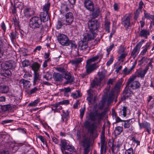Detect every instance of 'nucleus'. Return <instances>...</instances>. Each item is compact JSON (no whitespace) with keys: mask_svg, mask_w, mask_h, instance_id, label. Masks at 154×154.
<instances>
[{"mask_svg":"<svg viewBox=\"0 0 154 154\" xmlns=\"http://www.w3.org/2000/svg\"><path fill=\"white\" fill-rule=\"evenodd\" d=\"M88 25L90 32L85 33L84 38H94L97 35L95 31L99 27L100 23L97 20L91 19L88 21Z\"/></svg>","mask_w":154,"mask_h":154,"instance_id":"1","label":"nucleus"},{"mask_svg":"<svg viewBox=\"0 0 154 154\" xmlns=\"http://www.w3.org/2000/svg\"><path fill=\"white\" fill-rule=\"evenodd\" d=\"M106 114V112L104 111L101 113H99L97 111L90 112L89 114V119L92 121L95 122L97 121L100 122L103 119Z\"/></svg>","mask_w":154,"mask_h":154,"instance_id":"2","label":"nucleus"},{"mask_svg":"<svg viewBox=\"0 0 154 154\" xmlns=\"http://www.w3.org/2000/svg\"><path fill=\"white\" fill-rule=\"evenodd\" d=\"M100 39H82L78 43V48L80 50L85 51L88 48V42L91 41L94 42L93 45L97 44L99 42Z\"/></svg>","mask_w":154,"mask_h":154,"instance_id":"3","label":"nucleus"},{"mask_svg":"<svg viewBox=\"0 0 154 154\" xmlns=\"http://www.w3.org/2000/svg\"><path fill=\"white\" fill-rule=\"evenodd\" d=\"M42 24L40 18L37 16L32 17L29 20V27L33 29L39 28L42 25Z\"/></svg>","mask_w":154,"mask_h":154,"instance_id":"4","label":"nucleus"},{"mask_svg":"<svg viewBox=\"0 0 154 154\" xmlns=\"http://www.w3.org/2000/svg\"><path fill=\"white\" fill-rule=\"evenodd\" d=\"M84 138L82 141L83 146L84 147V154H88L90 151V142L88 137H87L85 134L82 136Z\"/></svg>","mask_w":154,"mask_h":154,"instance_id":"5","label":"nucleus"},{"mask_svg":"<svg viewBox=\"0 0 154 154\" xmlns=\"http://www.w3.org/2000/svg\"><path fill=\"white\" fill-rule=\"evenodd\" d=\"M135 78L132 77L128 79L127 84L129 87L133 90L138 89L140 88L141 85L140 83L137 81H134Z\"/></svg>","mask_w":154,"mask_h":154,"instance_id":"6","label":"nucleus"},{"mask_svg":"<svg viewBox=\"0 0 154 154\" xmlns=\"http://www.w3.org/2000/svg\"><path fill=\"white\" fill-rule=\"evenodd\" d=\"M131 16L130 14H125L121 19V23L124 27L128 28L131 27L130 20Z\"/></svg>","mask_w":154,"mask_h":154,"instance_id":"7","label":"nucleus"},{"mask_svg":"<svg viewBox=\"0 0 154 154\" xmlns=\"http://www.w3.org/2000/svg\"><path fill=\"white\" fill-rule=\"evenodd\" d=\"M84 125L85 128L88 129L91 135L94 134L96 128L94 123L91 124L89 120H86L84 123Z\"/></svg>","mask_w":154,"mask_h":154,"instance_id":"8","label":"nucleus"},{"mask_svg":"<svg viewBox=\"0 0 154 154\" xmlns=\"http://www.w3.org/2000/svg\"><path fill=\"white\" fill-rule=\"evenodd\" d=\"M58 42L62 45L64 46H68L71 44L72 48L75 49L77 48V45L75 42L69 39H57Z\"/></svg>","mask_w":154,"mask_h":154,"instance_id":"9","label":"nucleus"},{"mask_svg":"<svg viewBox=\"0 0 154 154\" xmlns=\"http://www.w3.org/2000/svg\"><path fill=\"white\" fill-rule=\"evenodd\" d=\"M65 19L63 20L64 25L67 26L71 25L74 20V17L72 12H68L65 15Z\"/></svg>","mask_w":154,"mask_h":154,"instance_id":"10","label":"nucleus"},{"mask_svg":"<svg viewBox=\"0 0 154 154\" xmlns=\"http://www.w3.org/2000/svg\"><path fill=\"white\" fill-rule=\"evenodd\" d=\"M2 69H9L14 68L15 65L14 62L12 61H9L2 63L1 65Z\"/></svg>","mask_w":154,"mask_h":154,"instance_id":"11","label":"nucleus"},{"mask_svg":"<svg viewBox=\"0 0 154 154\" xmlns=\"http://www.w3.org/2000/svg\"><path fill=\"white\" fill-rule=\"evenodd\" d=\"M86 63L85 68L86 72L88 74H90L98 67V66L96 63L91 64V63H88V61H87Z\"/></svg>","mask_w":154,"mask_h":154,"instance_id":"12","label":"nucleus"},{"mask_svg":"<svg viewBox=\"0 0 154 154\" xmlns=\"http://www.w3.org/2000/svg\"><path fill=\"white\" fill-rule=\"evenodd\" d=\"M138 124L140 129H141L142 128H145L146 131L149 134H151L152 129L150 127V123L146 122L142 123L139 122Z\"/></svg>","mask_w":154,"mask_h":154,"instance_id":"13","label":"nucleus"},{"mask_svg":"<svg viewBox=\"0 0 154 154\" xmlns=\"http://www.w3.org/2000/svg\"><path fill=\"white\" fill-rule=\"evenodd\" d=\"M63 75V78L66 80L65 82L66 84L71 83L74 81V77L69 72H64Z\"/></svg>","mask_w":154,"mask_h":154,"instance_id":"14","label":"nucleus"},{"mask_svg":"<svg viewBox=\"0 0 154 154\" xmlns=\"http://www.w3.org/2000/svg\"><path fill=\"white\" fill-rule=\"evenodd\" d=\"M132 93V91L128 88L125 87L123 90V95L121 98V100L122 101L125 100L126 98L131 96Z\"/></svg>","mask_w":154,"mask_h":154,"instance_id":"15","label":"nucleus"},{"mask_svg":"<svg viewBox=\"0 0 154 154\" xmlns=\"http://www.w3.org/2000/svg\"><path fill=\"white\" fill-rule=\"evenodd\" d=\"M103 53H99L96 56L93 57L89 59L88 60V63H91L97 61L98 60H99L97 63H100L101 60L102 59L103 57Z\"/></svg>","mask_w":154,"mask_h":154,"instance_id":"16","label":"nucleus"},{"mask_svg":"<svg viewBox=\"0 0 154 154\" xmlns=\"http://www.w3.org/2000/svg\"><path fill=\"white\" fill-rule=\"evenodd\" d=\"M85 7L88 10L91 11L94 8L93 2L90 0H86L84 2Z\"/></svg>","mask_w":154,"mask_h":154,"instance_id":"17","label":"nucleus"},{"mask_svg":"<svg viewBox=\"0 0 154 154\" xmlns=\"http://www.w3.org/2000/svg\"><path fill=\"white\" fill-rule=\"evenodd\" d=\"M141 45V43L140 42L138 44H137L135 47L132 50L131 54V56L134 58L138 54L140 49V48Z\"/></svg>","mask_w":154,"mask_h":154,"instance_id":"18","label":"nucleus"},{"mask_svg":"<svg viewBox=\"0 0 154 154\" xmlns=\"http://www.w3.org/2000/svg\"><path fill=\"white\" fill-rule=\"evenodd\" d=\"M91 11H92L91 16L93 19L97 17L100 12V9L98 8H94L93 10Z\"/></svg>","mask_w":154,"mask_h":154,"instance_id":"19","label":"nucleus"},{"mask_svg":"<svg viewBox=\"0 0 154 154\" xmlns=\"http://www.w3.org/2000/svg\"><path fill=\"white\" fill-rule=\"evenodd\" d=\"M24 15L27 17H30L34 13V11L30 8H26L23 10Z\"/></svg>","mask_w":154,"mask_h":154,"instance_id":"20","label":"nucleus"},{"mask_svg":"<svg viewBox=\"0 0 154 154\" xmlns=\"http://www.w3.org/2000/svg\"><path fill=\"white\" fill-rule=\"evenodd\" d=\"M1 108L2 110L3 111H8L9 112H11V111L13 108V106L11 104H8L2 105Z\"/></svg>","mask_w":154,"mask_h":154,"instance_id":"21","label":"nucleus"},{"mask_svg":"<svg viewBox=\"0 0 154 154\" xmlns=\"http://www.w3.org/2000/svg\"><path fill=\"white\" fill-rule=\"evenodd\" d=\"M0 73L2 75L7 78L10 77L12 75L10 70L9 69H1Z\"/></svg>","mask_w":154,"mask_h":154,"instance_id":"22","label":"nucleus"},{"mask_svg":"<svg viewBox=\"0 0 154 154\" xmlns=\"http://www.w3.org/2000/svg\"><path fill=\"white\" fill-rule=\"evenodd\" d=\"M101 148L100 153L101 154H105L106 152L107 148V142L106 141H100Z\"/></svg>","mask_w":154,"mask_h":154,"instance_id":"23","label":"nucleus"},{"mask_svg":"<svg viewBox=\"0 0 154 154\" xmlns=\"http://www.w3.org/2000/svg\"><path fill=\"white\" fill-rule=\"evenodd\" d=\"M150 34L149 31L147 29H143L139 33V35L141 37H144L147 38V36Z\"/></svg>","mask_w":154,"mask_h":154,"instance_id":"24","label":"nucleus"},{"mask_svg":"<svg viewBox=\"0 0 154 154\" xmlns=\"http://www.w3.org/2000/svg\"><path fill=\"white\" fill-rule=\"evenodd\" d=\"M114 92L113 91H111L107 95V102L109 103H112L115 97Z\"/></svg>","mask_w":154,"mask_h":154,"instance_id":"25","label":"nucleus"},{"mask_svg":"<svg viewBox=\"0 0 154 154\" xmlns=\"http://www.w3.org/2000/svg\"><path fill=\"white\" fill-rule=\"evenodd\" d=\"M82 57H78L75 59L74 60H70L69 63H71L72 65L75 66H77L83 60Z\"/></svg>","mask_w":154,"mask_h":154,"instance_id":"26","label":"nucleus"},{"mask_svg":"<svg viewBox=\"0 0 154 154\" xmlns=\"http://www.w3.org/2000/svg\"><path fill=\"white\" fill-rule=\"evenodd\" d=\"M48 14V13H45L44 12H41V13L40 17H39L41 20L42 23V21L45 22L48 20L49 18Z\"/></svg>","mask_w":154,"mask_h":154,"instance_id":"27","label":"nucleus"},{"mask_svg":"<svg viewBox=\"0 0 154 154\" xmlns=\"http://www.w3.org/2000/svg\"><path fill=\"white\" fill-rule=\"evenodd\" d=\"M53 78L54 80L56 81H61L62 80L63 76L59 73H54L53 75Z\"/></svg>","mask_w":154,"mask_h":154,"instance_id":"28","label":"nucleus"},{"mask_svg":"<svg viewBox=\"0 0 154 154\" xmlns=\"http://www.w3.org/2000/svg\"><path fill=\"white\" fill-rule=\"evenodd\" d=\"M19 83L20 84H23L24 87L26 88H29L31 85V84L30 82L24 79H21L19 81Z\"/></svg>","mask_w":154,"mask_h":154,"instance_id":"29","label":"nucleus"},{"mask_svg":"<svg viewBox=\"0 0 154 154\" xmlns=\"http://www.w3.org/2000/svg\"><path fill=\"white\" fill-rule=\"evenodd\" d=\"M41 65L38 63L35 62L33 63L31 66L32 69L34 71V72H38L39 70V68Z\"/></svg>","mask_w":154,"mask_h":154,"instance_id":"30","label":"nucleus"},{"mask_svg":"<svg viewBox=\"0 0 154 154\" xmlns=\"http://www.w3.org/2000/svg\"><path fill=\"white\" fill-rule=\"evenodd\" d=\"M9 91L8 87L6 85L0 86V93L3 94H7Z\"/></svg>","mask_w":154,"mask_h":154,"instance_id":"31","label":"nucleus"},{"mask_svg":"<svg viewBox=\"0 0 154 154\" xmlns=\"http://www.w3.org/2000/svg\"><path fill=\"white\" fill-rule=\"evenodd\" d=\"M148 68H145L143 70L138 71L137 74V77L143 79L145 74L148 71Z\"/></svg>","mask_w":154,"mask_h":154,"instance_id":"32","label":"nucleus"},{"mask_svg":"<svg viewBox=\"0 0 154 154\" xmlns=\"http://www.w3.org/2000/svg\"><path fill=\"white\" fill-rule=\"evenodd\" d=\"M110 24L111 23L109 20L107 18H106L104 21V26L105 31L107 32H109V28Z\"/></svg>","mask_w":154,"mask_h":154,"instance_id":"33","label":"nucleus"},{"mask_svg":"<svg viewBox=\"0 0 154 154\" xmlns=\"http://www.w3.org/2000/svg\"><path fill=\"white\" fill-rule=\"evenodd\" d=\"M67 144V141L65 139L61 140L60 145L61 147V151L65 150V148H66V147L68 145Z\"/></svg>","mask_w":154,"mask_h":154,"instance_id":"34","label":"nucleus"},{"mask_svg":"<svg viewBox=\"0 0 154 154\" xmlns=\"http://www.w3.org/2000/svg\"><path fill=\"white\" fill-rule=\"evenodd\" d=\"M123 122H124L123 126L125 129L129 128L131 124L133 123V122L131 119L126 120H124Z\"/></svg>","mask_w":154,"mask_h":154,"instance_id":"35","label":"nucleus"},{"mask_svg":"<svg viewBox=\"0 0 154 154\" xmlns=\"http://www.w3.org/2000/svg\"><path fill=\"white\" fill-rule=\"evenodd\" d=\"M123 128L122 126H117L115 127L114 132L116 135H119L122 132Z\"/></svg>","mask_w":154,"mask_h":154,"instance_id":"36","label":"nucleus"},{"mask_svg":"<svg viewBox=\"0 0 154 154\" xmlns=\"http://www.w3.org/2000/svg\"><path fill=\"white\" fill-rule=\"evenodd\" d=\"M43 78L47 81L51 80L52 78V75L51 72L49 71L44 72L43 75Z\"/></svg>","mask_w":154,"mask_h":154,"instance_id":"37","label":"nucleus"},{"mask_svg":"<svg viewBox=\"0 0 154 154\" xmlns=\"http://www.w3.org/2000/svg\"><path fill=\"white\" fill-rule=\"evenodd\" d=\"M39 91V88L37 87H35L29 91L27 94L28 95H30L36 93L37 91Z\"/></svg>","mask_w":154,"mask_h":154,"instance_id":"38","label":"nucleus"},{"mask_svg":"<svg viewBox=\"0 0 154 154\" xmlns=\"http://www.w3.org/2000/svg\"><path fill=\"white\" fill-rule=\"evenodd\" d=\"M50 6L51 3L48 2L47 3L45 4V5L43 6V11H45V13H48Z\"/></svg>","mask_w":154,"mask_h":154,"instance_id":"39","label":"nucleus"},{"mask_svg":"<svg viewBox=\"0 0 154 154\" xmlns=\"http://www.w3.org/2000/svg\"><path fill=\"white\" fill-rule=\"evenodd\" d=\"M122 84V82L119 80L116 84L114 87V89L116 91H119Z\"/></svg>","mask_w":154,"mask_h":154,"instance_id":"40","label":"nucleus"},{"mask_svg":"<svg viewBox=\"0 0 154 154\" xmlns=\"http://www.w3.org/2000/svg\"><path fill=\"white\" fill-rule=\"evenodd\" d=\"M39 74L38 72H34L33 85H35L36 82L39 80Z\"/></svg>","mask_w":154,"mask_h":154,"instance_id":"41","label":"nucleus"},{"mask_svg":"<svg viewBox=\"0 0 154 154\" xmlns=\"http://www.w3.org/2000/svg\"><path fill=\"white\" fill-rule=\"evenodd\" d=\"M55 35L57 38H68L66 35L58 32L56 33Z\"/></svg>","mask_w":154,"mask_h":154,"instance_id":"42","label":"nucleus"},{"mask_svg":"<svg viewBox=\"0 0 154 154\" xmlns=\"http://www.w3.org/2000/svg\"><path fill=\"white\" fill-rule=\"evenodd\" d=\"M65 150H68L70 152H74L75 150L74 146L72 145H68L65 148Z\"/></svg>","mask_w":154,"mask_h":154,"instance_id":"43","label":"nucleus"},{"mask_svg":"<svg viewBox=\"0 0 154 154\" xmlns=\"http://www.w3.org/2000/svg\"><path fill=\"white\" fill-rule=\"evenodd\" d=\"M88 96L87 97V100L88 101L89 103H92L91 100L93 99V94L89 90L88 91Z\"/></svg>","mask_w":154,"mask_h":154,"instance_id":"44","label":"nucleus"},{"mask_svg":"<svg viewBox=\"0 0 154 154\" xmlns=\"http://www.w3.org/2000/svg\"><path fill=\"white\" fill-rule=\"evenodd\" d=\"M98 75L99 77L98 81L101 83L102 80H103L105 77V74L103 72H99L98 73Z\"/></svg>","mask_w":154,"mask_h":154,"instance_id":"45","label":"nucleus"},{"mask_svg":"<svg viewBox=\"0 0 154 154\" xmlns=\"http://www.w3.org/2000/svg\"><path fill=\"white\" fill-rule=\"evenodd\" d=\"M100 83L98 81L93 80L91 83V88H93L96 86H97L100 84Z\"/></svg>","mask_w":154,"mask_h":154,"instance_id":"46","label":"nucleus"},{"mask_svg":"<svg viewBox=\"0 0 154 154\" xmlns=\"http://www.w3.org/2000/svg\"><path fill=\"white\" fill-rule=\"evenodd\" d=\"M18 33L15 31L11 32L9 35L11 38H18Z\"/></svg>","mask_w":154,"mask_h":154,"instance_id":"47","label":"nucleus"},{"mask_svg":"<svg viewBox=\"0 0 154 154\" xmlns=\"http://www.w3.org/2000/svg\"><path fill=\"white\" fill-rule=\"evenodd\" d=\"M77 91V93H72L71 94V96L75 99L81 96L80 92L78 91Z\"/></svg>","mask_w":154,"mask_h":154,"instance_id":"48","label":"nucleus"},{"mask_svg":"<svg viewBox=\"0 0 154 154\" xmlns=\"http://www.w3.org/2000/svg\"><path fill=\"white\" fill-rule=\"evenodd\" d=\"M144 17L146 19L149 20L154 19V15L150 14L149 13L144 12Z\"/></svg>","mask_w":154,"mask_h":154,"instance_id":"49","label":"nucleus"},{"mask_svg":"<svg viewBox=\"0 0 154 154\" xmlns=\"http://www.w3.org/2000/svg\"><path fill=\"white\" fill-rule=\"evenodd\" d=\"M3 43L2 39H0V58L3 56L4 52L2 50Z\"/></svg>","mask_w":154,"mask_h":154,"instance_id":"50","label":"nucleus"},{"mask_svg":"<svg viewBox=\"0 0 154 154\" xmlns=\"http://www.w3.org/2000/svg\"><path fill=\"white\" fill-rule=\"evenodd\" d=\"M125 150V154H134L135 153V151L131 147Z\"/></svg>","mask_w":154,"mask_h":154,"instance_id":"51","label":"nucleus"},{"mask_svg":"<svg viewBox=\"0 0 154 154\" xmlns=\"http://www.w3.org/2000/svg\"><path fill=\"white\" fill-rule=\"evenodd\" d=\"M38 137L40 140L41 142L43 143H45L46 146H47V143L46 141V140L45 138L43 136L40 135Z\"/></svg>","mask_w":154,"mask_h":154,"instance_id":"52","label":"nucleus"},{"mask_svg":"<svg viewBox=\"0 0 154 154\" xmlns=\"http://www.w3.org/2000/svg\"><path fill=\"white\" fill-rule=\"evenodd\" d=\"M64 25L63 23H62L61 20H58L57 24L56 25V28L57 29H59L61 28L63 25Z\"/></svg>","mask_w":154,"mask_h":154,"instance_id":"53","label":"nucleus"},{"mask_svg":"<svg viewBox=\"0 0 154 154\" xmlns=\"http://www.w3.org/2000/svg\"><path fill=\"white\" fill-rule=\"evenodd\" d=\"M52 106L53 107L52 108V109L54 111V112H59V110L58 109V104L56 103L53 104Z\"/></svg>","mask_w":154,"mask_h":154,"instance_id":"54","label":"nucleus"},{"mask_svg":"<svg viewBox=\"0 0 154 154\" xmlns=\"http://www.w3.org/2000/svg\"><path fill=\"white\" fill-rule=\"evenodd\" d=\"M105 133V130H102L101 134L100 135V141H106Z\"/></svg>","mask_w":154,"mask_h":154,"instance_id":"55","label":"nucleus"},{"mask_svg":"<svg viewBox=\"0 0 154 154\" xmlns=\"http://www.w3.org/2000/svg\"><path fill=\"white\" fill-rule=\"evenodd\" d=\"M140 10L137 9V10L135 13L134 14V19L135 20H137L138 17L139 15L140 14Z\"/></svg>","mask_w":154,"mask_h":154,"instance_id":"56","label":"nucleus"},{"mask_svg":"<svg viewBox=\"0 0 154 154\" xmlns=\"http://www.w3.org/2000/svg\"><path fill=\"white\" fill-rule=\"evenodd\" d=\"M45 35V33L42 32L41 30V32H39L37 33V37L39 38H42Z\"/></svg>","mask_w":154,"mask_h":154,"instance_id":"57","label":"nucleus"},{"mask_svg":"<svg viewBox=\"0 0 154 154\" xmlns=\"http://www.w3.org/2000/svg\"><path fill=\"white\" fill-rule=\"evenodd\" d=\"M114 60V57L112 55L110 56L109 60L107 62L106 65L107 66H109L112 63Z\"/></svg>","mask_w":154,"mask_h":154,"instance_id":"58","label":"nucleus"},{"mask_svg":"<svg viewBox=\"0 0 154 154\" xmlns=\"http://www.w3.org/2000/svg\"><path fill=\"white\" fill-rule=\"evenodd\" d=\"M22 63L23 67H27L29 65L30 62L29 60H26L22 62Z\"/></svg>","mask_w":154,"mask_h":154,"instance_id":"59","label":"nucleus"},{"mask_svg":"<svg viewBox=\"0 0 154 154\" xmlns=\"http://www.w3.org/2000/svg\"><path fill=\"white\" fill-rule=\"evenodd\" d=\"M85 108V107H84L83 108L81 109L80 110V117L81 119H82L84 116Z\"/></svg>","mask_w":154,"mask_h":154,"instance_id":"60","label":"nucleus"},{"mask_svg":"<svg viewBox=\"0 0 154 154\" xmlns=\"http://www.w3.org/2000/svg\"><path fill=\"white\" fill-rule=\"evenodd\" d=\"M127 107L124 106L123 107V109L122 110L123 114L122 115L124 117H125L126 116L127 113Z\"/></svg>","mask_w":154,"mask_h":154,"instance_id":"61","label":"nucleus"},{"mask_svg":"<svg viewBox=\"0 0 154 154\" xmlns=\"http://www.w3.org/2000/svg\"><path fill=\"white\" fill-rule=\"evenodd\" d=\"M131 71L132 70L130 69L128 70L127 68L125 67L123 70V72L125 74L127 75L130 74Z\"/></svg>","mask_w":154,"mask_h":154,"instance_id":"62","label":"nucleus"},{"mask_svg":"<svg viewBox=\"0 0 154 154\" xmlns=\"http://www.w3.org/2000/svg\"><path fill=\"white\" fill-rule=\"evenodd\" d=\"M18 8V7H16L15 5H12L11 7L12 13L13 14H16L17 12V8Z\"/></svg>","mask_w":154,"mask_h":154,"instance_id":"63","label":"nucleus"},{"mask_svg":"<svg viewBox=\"0 0 154 154\" xmlns=\"http://www.w3.org/2000/svg\"><path fill=\"white\" fill-rule=\"evenodd\" d=\"M131 140L133 142L137 144V145H140V142L138 140L136 139L134 137H132Z\"/></svg>","mask_w":154,"mask_h":154,"instance_id":"64","label":"nucleus"}]
</instances>
